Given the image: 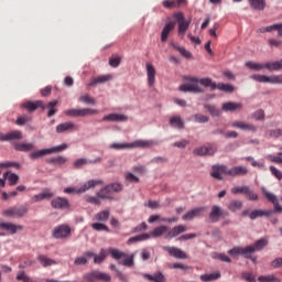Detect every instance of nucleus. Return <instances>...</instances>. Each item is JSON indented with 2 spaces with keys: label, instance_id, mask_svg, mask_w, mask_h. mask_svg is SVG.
Here are the masks:
<instances>
[{
  "label": "nucleus",
  "instance_id": "58",
  "mask_svg": "<svg viewBox=\"0 0 282 282\" xmlns=\"http://www.w3.org/2000/svg\"><path fill=\"white\" fill-rule=\"evenodd\" d=\"M195 122H198L199 124H206L208 122V117L202 113H196L194 116Z\"/></svg>",
  "mask_w": 282,
  "mask_h": 282
},
{
  "label": "nucleus",
  "instance_id": "34",
  "mask_svg": "<svg viewBox=\"0 0 282 282\" xmlns=\"http://www.w3.org/2000/svg\"><path fill=\"white\" fill-rule=\"evenodd\" d=\"M109 254V249H101L99 254L94 253V263L100 264L105 259H107V256Z\"/></svg>",
  "mask_w": 282,
  "mask_h": 282
},
{
  "label": "nucleus",
  "instance_id": "53",
  "mask_svg": "<svg viewBox=\"0 0 282 282\" xmlns=\"http://www.w3.org/2000/svg\"><path fill=\"white\" fill-rule=\"evenodd\" d=\"M65 116L70 118H80V108H72L64 111Z\"/></svg>",
  "mask_w": 282,
  "mask_h": 282
},
{
  "label": "nucleus",
  "instance_id": "13",
  "mask_svg": "<svg viewBox=\"0 0 282 282\" xmlns=\"http://www.w3.org/2000/svg\"><path fill=\"white\" fill-rule=\"evenodd\" d=\"M193 21L192 18H184V13H177V26H178V34H186V30L191 28V22Z\"/></svg>",
  "mask_w": 282,
  "mask_h": 282
},
{
  "label": "nucleus",
  "instance_id": "35",
  "mask_svg": "<svg viewBox=\"0 0 282 282\" xmlns=\"http://www.w3.org/2000/svg\"><path fill=\"white\" fill-rule=\"evenodd\" d=\"M246 199L249 202H259V195L254 193V189L250 187V185H247V189L245 191Z\"/></svg>",
  "mask_w": 282,
  "mask_h": 282
},
{
  "label": "nucleus",
  "instance_id": "46",
  "mask_svg": "<svg viewBox=\"0 0 282 282\" xmlns=\"http://www.w3.org/2000/svg\"><path fill=\"white\" fill-rule=\"evenodd\" d=\"M205 109H207V111H209V113L213 118H219V116H221V110H219L218 108H216L213 105H205Z\"/></svg>",
  "mask_w": 282,
  "mask_h": 282
},
{
  "label": "nucleus",
  "instance_id": "2",
  "mask_svg": "<svg viewBox=\"0 0 282 282\" xmlns=\"http://www.w3.org/2000/svg\"><path fill=\"white\" fill-rule=\"evenodd\" d=\"M183 80L185 83L180 86V91L184 94H204V88L199 87V79L197 77L184 76Z\"/></svg>",
  "mask_w": 282,
  "mask_h": 282
},
{
  "label": "nucleus",
  "instance_id": "8",
  "mask_svg": "<svg viewBox=\"0 0 282 282\" xmlns=\"http://www.w3.org/2000/svg\"><path fill=\"white\" fill-rule=\"evenodd\" d=\"M250 78L257 83H270L271 85H282V74L281 75H251Z\"/></svg>",
  "mask_w": 282,
  "mask_h": 282
},
{
  "label": "nucleus",
  "instance_id": "32",
  "mask_svg": "<svg viewBox=\"0 0 282 282\" xmlns=\"http://www.w3.org/2000/svg\"><path fill=\"white\" fill-rule=\"evenodd\" d=\"M144 279H148L150 282H166V278L162 272H156L153 275L145 273L143 274Z\"/></svg>",
  "mask_w": 282,
  "mask_h": 282
},
{
  "label": "nucleus",
  "instance_id": "6",
  "mask_svg": "<svg viewBox=\"0 0 282 282\" xmlns=\"http://www.w3.org/2000/svg\"><path fill=\"white\" fill-rule=\"evenodd\" d=\"M169 232V227L166 226H160L154 228L150 234H142L140 236H134L129 239V241H147V239H150L151 237L158 238L162 237V235Z\"/></svg>",
  "mask_w": 282,
  "mask_h": 282
},
{
  "label": "nucleus",
  "instance_id": "10",
  "mask_svg": "<svg viewBox=\"0 0 282 282\" xmlns=\"http://www.w3.org/2000/svg\"><path fill=\"white\" fill-rule=\"evenodd\" d=\"M176 24H177V13H174L173 20L169 21L161 32L162 43H166V41H169V35L171 34V32H173V30H175Z\"/></svg>",
  "mask_w": 282,
  "mask_h": 282
},
{
  "label": "nucleus",
  "instance_id": "57",
  "mask_svg": "<svg viewBox=\"0 0 282 282\" xmlns=\"http://www.w3.org/2000/svg\"><path fill=\"white\" fill-rule=\"evenodd\" d=\"M30 120H32V118H30L28 115H23L21 117H18L15 124H18L19 127H23V124H26V122H30Z\"/></svg>",
  "mask_w": 282,
  "mask_h": 282
},
{
  "label": "nucleus",
  "instance_id": "24",
  "mask_svg": "<svg viewBox=\"0 0 282 282\" xmlns=\"http://www.w3.org/2000/svg\"><path fill=\"white\" fill-rule=\"evenodd\" d=\"M99 162H102V159L97 158L95 160H87V159H77L73 166L74 169H83V166H87V164H98Z\"/></svg>",
  "mask_w": 282,
  "mask_h": 282
},
{
  "label": "nucleus",
  "instance_id": "30",
  "mask_svg": "<svg viewBox=\"0 0 282 282\" xmlns=\"http://www.w3.org/2000/svg\"><path fill=\"white\" fill-rule=\"evenodd\" d=\"M22 107H24V109H26L28 111H36V109H39V107H41L42 109H45V104H43V101H41V100L26 101L22 105Z\"/></svg>",
  "mask_w": 282,
  "mask_h": 282
},
{
  "label": "nucleus",
  "instance_id": "22",
  "mask_svg": "<svg viewBox=\"0 0 282 282\" xmlns=\"http://www.w3.org/2000/svg\"><path fill=\"white\" fill-rule=\"evenodd\" d=\"M272 215H274L272 209H254L249 214V217L252 221H254V219H259V217H272Z\"/></svg>",
  "mask_w": 282,
  "mask_h": 282
},
{
  "label": "nucleus",
  "instance_id": "39",
  "mask_svg": "<svg viewBox=\"0 0 282 282\" xmlns=\"http://www.w3.org/2000/svg\"><path fill=\"white\" fill-rule=\"evenodd\" d=\"M39 261L43 268H50V265H56V260L47 258V256H39Z\"/></svg>",
  "mask_w": 282,
  "mask_h": 282
},
{
  "label": "nucleus",
  "instance_id": "20",
  "mask_svg": "<svg viewBox=\"0 0 282 282\" xmlns=\"http://www.w3.org/2000/svg\"><path fill=\"white\" fill-rule=\"evenodd\" d=\"M227 175H229L230 177H241L243 175H248V167L243 165H238L231 169H227Z\"/></svg>",
  "mask_w": 282,
  "mask_h": 282
},
{
  "label": "nucleus",
  "instance_id": "16",
  "mask_svg": "<svg viewBox=\"0 0 282 282\" xmlns=\"http://www.w3.org/2000/svg\"><path fill=\"white\" fill-rule=\"evenodd\" d=\"M206 213V207H195L182 216L183 221H193L196 217H202Z\"/></svg>",
  "mask_w": 282,
  "mask_h": 282
},
{
  "label": "nucleus",
  "instance_id": "62",
  "mask_svg": "<svg viewBox=\"0 0 282 282\" xmlns=\"http://www.w3.org/2000/svg\"><path fill=\"white\" fill-rule=\"evenodd\" d=\"M269 138H281L282 137V129H273L268 131Z\"/></svg>",
  "mask_w": 282,
  "mask_h": 282
},
{
  "label": "nucleus",
  "instance_id": "11",
  "mask_svg": "<svg viewBox=\"0 0 282 282\" xmlns=\"http://www.w3.org/2000/svg\"><path fill=\"white\" fill-rule=\"evenodd\" d=\"M84 279H86L87 282H96V281L109 282L111 281V275L100 271H93L90 273H87L84 276Z\"/></svg>",
  "mask_w": 282,
  "mask_h": 282
},
{
  "label": "nucleus",
  "instance_id": "21",
  "mask_svg": "<svg viewBox=\"0 0 282 282\" xmlns=\"http://www.w3.org/2000/svg\"><path fill=\"white\" fill-rule=\"evenodd\" d=\"M127 120H129V117L120 113H109L102 118L104 122H127Z\"/></svg>",
  "mask_w": 282,
  "mask_h": 282
},
{
  "label": "nucleus",
  "instance_id": "48",
  "mask_svg": "<svg viewBox=\"0 0 282 282\" xmlns=\"http://www.w3.org/2000/svg\"><path fill=\"white\" fill-rule=\"evenodd\" d=\"M262 194L268 199V202H271V204H275V202H279V198L274 195V193L269 192L265 189V187H262Z\"/></svg>",
  "mask_w": 282,
  "mask_h": 282
},
{
  "label": "nucleus",
  "instance_id": "51",
  "mask_svg": "<svg viewBox=\"0 0 282 282\" xmlns=\"http://www.w3.org/2000/svg\"><path fill=\"white\" fill-rule=\"evenodd\" d=\"M56 105H58V101L55 100V101H50L46 106V109H48L47 111V116L48 118H52V116H55L56 115Z\"/></svg>",
  "mask_w": 282,
  "mask_h": 282
},
{
  "label": "nucleus",
  "instance_id": "36",
  "mask_svg": "<svg viewBox=\"0 0 282 282\" xmlns=\"http://www.w3.org/2000/svg\"><path fill=\"white\" fill-rule=\"evenodd\" d=\"M3 169H21V164L14 161L0 162V175L3 173Z\"/></svg>",
  "mask_w": 282,
  "mask_h": 282
},
{
  "label": "nucleus",
  "instance_id": "15",
  "mask_svg": "<svg viewBox=\"0 0 282 282\" xmlns=\"http://www.w3.org/2000/svg\"><path fill=\"white\" fill-rule=\"evenodd\" d=\"M228 175V166L224 164H215L212 166L210 175L214 180H224V175Z\"/></svg>",
  "mask_w": 282,
  "mask_h": 282
},
{
  "label": "nucleus",
  "instance_id": "3",
  "mask_svg": "<svg viewBox=\"0 0 282 282\" xmlns=\"http://www.w3.org/2000/svg\"><path fill=\"white\" fill-rule=\"evenodd\" d=\"M68 145L66 143H63L57 147H53L50 149H42V150H36L33 151L29 154V158L31 160H40V158H45V155H52V153H61L65 150H67Z\"/></svg>",
  "mask_w": 282,
  "mask_h": 282
},
{
  "label": "nucleus",
  "instance_id": "4",
  "mask_svg": "<svg viewBox=\"0 0 282 282\" xmlns=\"http://www.w3.org/2000/svg\"><path fill=\"white\" fill-rule=\"evenodd\" d=\"M123 186L120 183H111L106 185L105 187H102L98 193L97 196L100 199H113V197L111 195H113V193H121Z\"/></svg>",
  "mask_w": 282,
  "mask_h": 282
},
{
  "label": "nucleus",
  "instance_id": "61",
  "mask_svg": "<svg viewBox=\"0 0 282 282\" xmlns=\"http://www.w3.org/2000/svg\"><path fill=\"white\" fill-rule=\"evenodd\" d=\"M85 200L88 204H94L95 206H100V197H95V196H86Z\"/></svg>",
  "mask_w": 282,
  "mask_h": 282
},
{
  "label": "nucleus",
  "instance_id": "55",
  "mask_svg": "<svg viewBox=\"0 0 282 282\" xmlns=\"http://www.w3.org/2000/svg\"><path fill=\"white\" fill-rule=\"evenodd\" d=\"M247 188H248V185L235 186L231 188V193L232 195H245Z\"/></svg>",
  "mask_w": 282,
  "mask_h": 282
},
{
  "label": "nucleus",
  "instance_id": "38",
  "mask_svg": "<svg viewBox=\"0 0 282 282\" xmlns=\"http://www.w3.org/2000/svg\"><path fill=\"white\" fill-rule=\"evenodd\" d=\"M216 89H219V91H225V94H232L235 91V86L231 84L218 83L216 84Z\"/></svg>",
  "mask_w": 282,
  "mask_h": 282
},
{
  "label": "nucleus",
  "instance_id": "18",
  "mask_svg": "<svg viewBox=\"0 0 282 282\" xmlns=\"http://www.w3.org/2000/svg\"><path fill=\"white\" fill-rule=\"evenodd\" d=\"M77 129H78V127L74 122L66 121V122L57 124L56 133H72L73 131H76Z\"/></svg>",
  "mask_w": 282,
  "mask_h": 282
},
{
  "label": "nucleus",
  "instance_id": "41",
  "mask_svg": "<svg viewBox=\"0 0 282 282\" xmlns=\"http://www.w3.org/2000/svg\"><path fill=\"white\" fill-rule=\"evenodd\" d=\"M249 4L253 10H265V0H249Z\"/></svg>",
  "mask_w": 282,
  "mask_h": 282
},
{
  "label": "nucleus",
  "instance_id": "12",
  "mask_svg": "<svg viewBox=\"0 0 282 282\" xmlns=\"http://www.w3.org/2000/svg\"><path fill=\"white\" fill-rule=\"evenodd\" d=\"M4 217H25L28 215V206L11 207L2 212Z\"/></svg>",
  "mask_w": 282,
  "mask_h": 282
},
{
  "label": "nucleus",
  "instance_id": "29",
  "mask_svg": "<svg viewBox=\"0 0 282 282\" xmlns=\"http://www.w3.org/2000/svg\"><path fill=\"white\" fill-rule=\"evenodd\" d=\"M14 151H20L22 153H28L30 151H34V143H13Z\"/></svg>",
  "mask_w": 282,
  "mask_h": 282
},
{
  "label": "nucleus",
  "instance_id": "27",
  "mask_svg": "<svg viewBox=\"0 0 282 282\" xmlns=\"http://www.w3.org/2000/svg\"><path fill=\"white\" fill-rule=\"evenodd\" d=\"M22 229L23 227L12 223H0V230H7V232H10V235H17V231Z\"/></svg>",
  "mask_w": 282,
  "mask_h": 282
},
{
  "label": "nucleus",
  "instance_id": "14",
  "mask_svg": "<svg viewBox=\"0 0 282 282\" xmlns=\"http://www.w3.org/2000/svg\"><path fill=\"white\" fill-rule=\"evenodd\" d=\"M69 235H72V228H69L67 225H59L53 230L54 239H67Z\"/></svg>",
  "mask_w": 282,
  "mask_h": 282
},
{
  "label": "nucleus",
  "instance_id": "31",
  "mask_svg": "<svg viewBox=\"0 0 282 282\" xmlns=\"http://www.w3.org/2000/svg\"><path fill=\"white\" fill-rule=\"evenodd\" d=\"M242 108H243V104H241V102L237 104V102H232V101L225 102L221 106L223 111H226V112L237 111L238 109H242Z\"/></svg>",
  "mask_w": 282,
  "mask_h": 282
},
{
  "label": "nucleus",
  "instance_id": "63",
  "mask_svg": "<svg viewBox=\"0 0 282 282\" xmlns=\"http://www.w3.org/2000/svg\"><path fill=\"white\" fill-rule=\"evenodd\" d=\"M271 174L275 176L276 180H282V172L281 170L274 167V165H271L270 167Z\"/></svg>",
  "mask_w": 282,
  "mask_h": 282
},
{
  "label": "nucleus",
  "instance_id": "49",
  "mask_svg": "<svg viewBox=\"0 0 282 282\" xmlns=\"http://www.w3.org/2000/svg\"><path fill=\"white\" fill-rule=\"evenodd\" d=\"M177 52L183 56V58H186V61H193V53L191 51L184 48L183 46L177 47Z\"/></svg>",
  "mask_w": 282,
  "mask_h": 282
},
{
  "label": "nucleus",
  "instance_id": "42",
  "mask_svg": "<svg viewBox=\"0 0 282 282\" xmlns=\"http://www.w3.org/2000/svg\"><path fill=\"white\" fill-rule=\"evenodd\" d=\"M109 210H102L95 215L96 221H99L100 224H105V221L109 220Z\"/></svg>",
  "mask_w": 282,
  "mask_h": 282
},
{
  "label": "nucleus",
  "instance_id": "40",
  "mask_svg": "<svg viewBox=\"0 0 282 282\" xmlns=\"http://www.w3.org/2000/svg\"><path fill=\"white\" fill-rule=\"evenodd\" d=\"M98 110L91 108H79V118H87V116H98Z\"/></svg>",
  "mask_w": 282,
  "mask_h": 282
},
{
  "label": "nucleus",
  "instance_id": "52",
  "mask_svg": "<svg viewBox=\"0 0 282 282\" xmlns=\"http://www.w3.org/2000/svg\"><path fill=\"white\" fill-rule=\"evenodd\" d=\"M91 228H93V230H96L97 232H102V231H105V232H109V227H107L105 224H102V223H94L93 225H91Z\"/></svg>",
  "mask_w": 282,
  "mask_h": 282
},
{
  "label": "nucleus",
  "instance_id": "28",
  "mask_svg": "<svg viewBox=\"0 0 282 282\" xmlns=\"http://www.w3.org/2000/svg\"><path fill=\"white\" fill-rule=\"evenodd\" d=\"M145 67H147L148 85L150 87H153L155 85V67L150 63H148Z\"/></svg>",
  "mask_w": 282,
  "mask_h": 282
},
{
  "label": "nucleus",
  "instance_id": "54",
  "mask_svg": "<svg viewBox=\"0 0 282 282\" xmlns=\"http://www.w3.org/2000/svg\"><path fill=\"white\" fill-rule=\"evenodd\" d=\"M7 180L9 182V186H17V184H19V176L14 173L9 172Z\"/></svg>",
  "mask_w": 282,
  "mask_h": 282
},
{
  "label": "nucleus",
  "instance_id": "26",
  "mask_svg": "<svg viewBox=\"0 0 282 282\" xmlns=\"http://www.w3.org/2000/svg\"><path fill=\"white\" fill-rule=\"evenodd\" d=\"M112 79H113V75L111 74L100 75L90 79L89 86L94 87V85H102V83H109V80H112Z\"/></svg>",
  "mask_w": 282,
  "mask_h": 282
},
{
  "label": "nucleus",
  "instance_id": "5",
  "mask_svg": "<svg viewBox=\"0 0 282 282\" xmlns=\"http://www.w3.org/2000/svg\"><path fill=\"white\" fill-rule=\"evenodd\" d=\"M147 147H153V141H143L137 140L133 143H112L110 144V149H115L116 151H120L122 149H147Z\"/></svg>",
  "mask_w": 282,
  "mask_h": 282
},
{
  "label": "nucleus",
  "instance_id": "45",
  "mask_svg": "<svg viewBox=\"0 0 282 282\" xmlns=\"http://www.w3.org/2000/svg\"><path fill=\"white\" fill-rule=\"evenodd\" d=\"M199 85H203V87H210V89L215 90L217 89V84L215 82H213L212 78H202L199 79Z\"/></svg>",
  "mask_w": 282,
  "mask_h": 282
},
{
  "label": "nucleus",
  "instance_id": "17",
  "mask_svg": "<svg viewBox=\"0 0 282 282\" xmlns=\"http://www.w3.org/2000/svg\"><path fill=\"white\" fill-rule=\"evenodd\" d=\"M231 127L232 129H240V131H250L251 133H257V126L247 121H234Z\"/></svg>",
  "mask_w": 282,
  "mask_h": 282
},
{
  "label": "nucleus",
  "instance_id": "64",
  "mask_svg": "<svg viewBox=\"0 0 282 282\" xmlns=\"http://www.w3.org/2000/svg\"><path fill=\"white\" fill-rule=\"evenodd\" d=\"M271 268H274V269L282 268V258H275L271 262Z\"/></svg>",
  "mask_w": 282,
  "mask_h": 282
},
{
  "label": "nucleus",
  "instance_id": "50",
  "mask_svg": "<svg viewBox=\"0 0 282 282\" xmlns=\"http://www.w3.org/2000/svg\"><path fill=\"white\" fill-rule=\"evenodd\" d=\"M254 252V248L252 246H248L245 248L240 247V254H242V257H245L246 259H250V257H252Z\"/></svg>",
  "mask_w": 282,
  "mask_h": 282
},
{
  "label": "nucleus",
  "instance_id": "7",
  "mask_svg": "<svg viewBox=\"0 0 282 282\" xmlns=\"http://www.w3.org/2000/svg\"><path fill=\"white\" fill-rule=\"evenodd\" d=\"M100 184H102L101 180H90V181L84 183L78 189H76L74 187H66L64 189V193H67V194H72V193H77V194L86 193V191H89V188H96V186H98Z\"/></svg>",
  "mask_w": 282,
  "mask_h": 282
},
{
  "label": "nucleus",
  "instance_id": "60",
  "mask_svg": "<svg viewBox=\"0 0 282 282\" xmlns=\"http://www.w3.org/2000/svg\"><path fill=\"white\" fill-rule=\"evenodd\" d=\"M215 259H218V261H223V263H232V260L230 259V257H228L225 253H217L215 256Z\"/></svg>",
  "mask_w": 282,
  "mask_h": 282
},
{
  "label": "nucleus",
  "instance_id": "43",
  "mask_svg": "<svg viewBox=\"0 0 282 282\" xmlns=\"http://www.w3.org/2000/svg\"><path fill=\"white\" fill-rule=\"evenodd\" d=\"M265 246H268V239L261 238L252 245V248L254 252H259L260 250H263Z\"/></svg>",
  "mask_w": 282,
  "mask_h": 282
},
{
  "label": "nucleus",
  "instance_id": "59",
  "mask_svg": "<svg viewBox=\"0 0 282 282\" xmlns=\"http://www.w3.org/2000/svg\"><path fill=\"white\" fill-rule=\"evenodd\" d=\"M252 118L254 120H265V111H263V109H259L252 113Z\"/></svg>",
  "mask_w": 282,
  "mask_h": 282
},
{
  "label": "nucleus",
  "instance_id": "1",
  "mask_svg": "<svg viewBox=\"0 0 282 282\" xmlns=\"http://www.w3.org/2000/svg\"><path fill=\"white\" fill-rule=\"evenodd\" d=\"M109 254L112 257V259L118 261L120 265H124V268H133L135 264L133 260L135 256L133 253L127 254L120 249L109 248Z\"/></svg>",
  "mask_w": 282,
  "mask_h": 282
},
{
  "label": "nucleus",
  "instance_id": "44",
  "mask_svg": "<svg viewBox=\"0 0 282 282\" xmlns=\"http://www.w3.org/2000/svg\"><path fill=\"white\" fill-rule=\"evenodd\" d=\"M246 67H248L249 69H252L253 72H261L262 69H264L263 64L261 63H257V62H246Z\"/></svg>",
  "mask_w": 282,
  "mask_h": 282
},
{
  "label": "nucleus",
  "instance_id": "33",
  "mask_svg": "<svg viewBox=\"0 0 282 282\" xmlns=\"http://www.w3.org/2000/svg\"><path fill=\"white\" fill-rule=\"evenodd\" d=\"M94 257V252L86 251L83 257H78L75 259V265H86L87 261Z\"/></svg>",
  "mask_w": 282,
  "mask_h": 282
},
{
  "label": "nucleus",
  "instance_id": "47",
  "mask_svg": "<svg viewBox=\"0 0 282 282\" xmlns=\"http://www.w3.org/2000/svg\"><path fill=\"white\" fill-rule=\"evenodd\" d=\"M217 153V144L212 143L208 145H205V156L213 158Z\"/></svg>",
  "mask_w": 282,
  "mask_h": 282
},
{
  "label": "nucleus",
  "instance_id": "19",
  "mask_svg": "<svg viewBox=\"0 0 282 282\" xmlns=\"http://www.w3.org/2000/svg\"><path fill=\"white\" fill-rule=\"evenodd\" d=\"M12 140H23V132L15 130L11 131L7 134L0 132V141L1 142H12Z\"/></svg>",
  "mask_w": 282,
  "mask_h": 282
},
{
  "label": "nucleus",
  "instance_id": "25",
  "mask_svg": "<svg viewBox=\"0 0 282 282\" xmlns=\"http://www.w3.org/2000/svg\"><path fill=\"white\" fill-rule=\"evenodd\" d=\"M243 208V200L241 199H231L227 204V209L229 213H239Z\"/></svg>",
  "mask_w": 282,
  "mask_h": 282
},
{
  "label": "nucleus",
  "instance_id": "56",
  "mask_svg": "<svg viewBox=\"0 0 282 282\" xmlns=\"http://www.w3.org/2000/svg\"><path fill=\"white\" fill-rule=\"evenodd\" d=\"M79 102H85V105H96V99L89 97V95H83L79 97Z\"/></svg>",
  "mask_w": 282,
  "mask_h": 282
},
{
  "label": "nucleus",
  "instance_id": "9",
  "mask_svg": "<svg viewBox=\"0 0 282 282\" xmlns=\"http://www.w3.org/2000/svg\"><path fill=\"white\" fill-rule=\"evenodd\" d=\"M221 217H228V212H226L221 206L219 205H213L212 210L208 215V219L210 224H217Z\"/></svg>",
  "mask_w": 282,
  "mask_h": 282
},
{
  "label": "nucleus",
  "instance_id": "37",
  "mask_svg": "<svg viewBox=\"0 0 282 282\" xmlns=\"http://www.w3.org/2000/svg\"><path fill=\"white\" fill-rule=\"evenodd\" d=\"M218 279H221V273L219 271L200 275V281L203 282L217 281Z\"/></svg>",
  "mask_w": 282,
  "mask_h": 282
},
{
  "label": "nucleus",
  "instance_id": "23",
  "mask_svg": "<svg viewBox=\"0 0 282 282\" xmlns=\"http://www.w3.org/2000/svg\"><path fill=\"white\" fill-rule=\"evenodd\" d=\"M51 206L57 210H63L65 208H69V200L64 197H56L51 202Z\"/></svg>",
  "mask_w": 282,
  "mask_h": 282
}]
</instances>
